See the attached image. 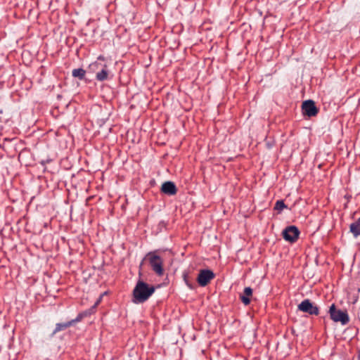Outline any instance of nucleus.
Here are the masks:
<instances>
[{"label": "nucleus", "mask_w": 360, "mask_h": 360, "mask_svg": "<svg viewBox=\"0 0 360 360\" xmlns=\"http://www.w3.org/2000/svg\"><path fill=\"white\" fill-rule=\"evenodd\" d=\"M155 288L143 281H138L133 290L132 302L134 304L143 303L154 293Z\"/></svg>", "instance_id": "obj_1"}, {"label": "nucleus", "mask_w": 360, "mask_h": 360, "mask_svg": "<svg viewBox=\"0 0 360 360\" xmlns=\"http://www.w3.org/2000/svg\"><path fill=\"white\" fill-rule=\"evenodd\" d=\"M145 259H147L148 261L151 269L158 276H162L164 275L165 269L163 267V259L160 256L156 254V251L149 252L143 259V260L139 264V275H141V269Z\"/></svg>", "instance_id": "obj_2"}, {"label": "nucleus", "mask_w": 360, "mask_h": 360, "mask_svg": "<svg viewBox=\"0 0 360 360\" xmlns=\"http://www.w3.org/2000/svg\"><path fill=\"white\" fill-rule=\"evenodd\" d=\"M330 318L334 322H340L342 326L349 322V316L346 310L342 311L337 309L335 304H332L328 309Z\"/></svg>", "instance_id": "obj_3"}, {"label": "nucleus", "mask_w": 360, "mask_h": 360, "mask_svg": "<svg viewBox=\"0 0 360 360\" xmlns=\"http://www.w3.org/2000/svg\"><path fill=\"white\" fill-rule=\"evenodd\" d=\"M297 309L311 316H318L320 313L319 307L309 299H305L302 301L301 303L298 304Z\"/></svg>", "instance_id": "obj_4"}, {"label": "nucleus", "mask_w": 360, "mask_h": 360, "mask_svg": "<svg viewBox=\"0 0 360 360\" xmlns=\"http://www.w3.org/2000/svg\"><path fill=\"white\" fill-rule=\"evenodd\" d=\"M88 313L86 311H83L81 313H79L77 317L74 319H72L68 322L65 323H58L56 324V328L53 332L52 335H54L57 333L65 330L68 328L74 326L75 323L81 321L85 316H86Z\"/></svg>", "instance_id": "obj_5"}, {"label": "nucleus", "mask_w": 360, "mask_h": 360, "mask_svg": "<svg viewBox=\"0 0 360 360\" xmlns=\"http://www.w3.org/2000/svg\"><path fill=\"white\" fill-rule=\"evenodd\" d=\"M300 234L299 229L294 225L287 226L282 232L284 240L291 243H294L298 240Z\"/></svg>", "instance_id": "obj_6"}, {"label": "nucleus", "mask_w": 360, "mask_h": 360, "mask_svg": "<svg viewBox=\"0 0 360 360\" xmlns=\"http://www.w3.org/2000/svg\"><path fill=\"white\" fill-rule=\"evenodd\" d=\"M302 111L303 115L311 117L316 116L319 110L314 101L307 100L302 104Z\"/></svg>", "instance_id": "obj_7"}, {"label": "nucleus", "mask_w": 360, "mask_h": 360, "mask_svg": "<svg viewBox=\"0 0 360 360\" xmlns=\"http://www.w3.org/2000/svg\"><path fill=\"white\" fill-rule=\"evenodd\" d=\"M215 277V274L212 270L201 269L197 277V282L199 285L205 287Z\"/></svg>", "instance_id": "obj_8"}, {"label": "nucleus", "mask_w": 360, "mask_h": 360, "mask_svg": "<svg viewBox=\"0 0 360 360\" xmlns=\"http://www.w3.org/2000/svg\"><path fill=\"white\" fill-rule=\"evenodd\" d=\"M178 189L173 181H167L164 182L160 188V192L167 195L172 196L177 193Z\"/></svg>", "instance_id": "obj_9"}, {"label": "nucleus", "mask_w": 360, "mask_h": 360, "mask_svg": "<svg viewBox=\"0 0 360 360\" xmlns=\"http://www.w3.org/2000/svg\"><path fill=\"white\" fill-rule=\"evenodd\" d=\"M110 73L108 65L106 63H103L100 70L96 72L95 78L98 82H103L109 79Z\"/></svg>", "instance_id": "obj_10"}, {"label": "nucleus", "mask_w": 360, "mask_h": 360, "mask_svg": "<svg viewBox=\"0 0 360 360\" xmlns=\"http://www.w3.org/2000/svg\"><path fill=\"white\" fill-rule=\"evenodd\" d=\"M252 292L253 290L250 287H245L243 292L239 295V298L244 305L248 306L250 304Z\"/></svg>", "instance_id": "obj_11"}, {"label": "nucleus", "mask_w": 360, "mask_h": 360, "mask_svg": "<svg viewBox=\"0 0 360 360\" xmlns=\"http://www.w3.org/2000/svg\"><path fill=\"white\" fill-rule=\"evenodd\" d=\"M105 58L102 55H100L98 58H97V60L94 62V63H91L89 67H88V69L91 72H95L96 71H99L100 69L102 68V66L103 65V63H101L100 61H105Z\"/></svg>", "instance_id": "obj_12"}, {"label": "nucleus", "mask_w": 360, "mask_h": 360, "mask_svg": "<svg viewBox=\"0 0 360 360\" xmlns=\"http://www.w3.org/2000/svg\"><path fill=\"white\" fill-rule=\"evenodd\" d=\"M349 231L354 238L360 236V217L349 226Z\"/></svg>", "instance_id": "obj_13"}, {"label": "nucleus", "mask_w": 360, "mask_h": 360, "mask_svg": "<svg viewBox=\"0 0 360 360\" xmlns=\"http://www.w3.org/2000/svg\"><path fill=\"white\" fill-rule=\"evenodd\" d=\"M86 70L83 68L73 69L72 71V76L77 78L79 80H83L85 78Z\"/></svg>", "instance_id": "obj_14"}, {"label": "nucleus", "mask_w": 360, "mask_h": 360, "mask_svg": "<svg viewBox=\"0 0 360 360\" xmlns=\"http://www.w3.org/2000/svg\"><path fill=\"white\" fill-rule=\"evenodd\" d=\"M285 208H287V205L285 204L283 200H277L274 207L275 210L278 211V213H281Z\"/></svg>", "instance_id": "obj_15"}, {"label": "nucleus", "mask_w": 360, "mask_h": 360, "mask_svg": "<svg viewBox=\"0 0 360 360\" xmlns=\"http://www.w3.org/2000/svg\"><path fill=\"white\" fill-rule=\"evenodd\" d=\"M183 278H184V281H185L186 285L190 288V289H194L195 288V285L194 284L190 281L189 279V276L187 273H184L183 274Z\"/></svg>", "instance_id": "obj_16"}, {"label": "nucleus", "mask_w": 360, "mask_h": 360, "mask_svg": "<svg viewBox=\"0 0 360 360\" xmlns=\"http://www.w3.org/2000/svg\"><path fill=\"white\" fill-rule=\"evenodd\" d=\"M52 161L51 159L50 158H48V159H46V160H42L41 162H40V164L43 166H45L47 163H50Z\"/></svg>", "instance_id": "obj_17"}, {"label": "nucleus", "mask_w": 360, "mask_h": 360, "mask_svg": "<svg viewBox=\"0 0 360 360\" xmlns=\"http://www.w3.org/2000/svg\"><path fill=\"white\" fill-rule=\"evenodd\" d=\"M358 358H359V360H360V351L359 352Z\"/></svg>", "instance_id": "obj_18"}]
</instances>
